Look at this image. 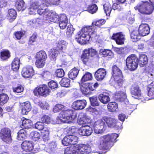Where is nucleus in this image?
<instances>
[{
	"label": "nucleus",
	"mask_w": 154,
	"mask_h": 154,
	"mask_svg": "<svg viewBox=\"0 0 154 154\" xmlns=\"http://www.w3.org/2000/svg\"><path fill=\"white\" fill-rule=\"evenodd\" d=\"M136 10H138L141 14H150L152 13L153 6L147 2H141L134 7Z\"/></svg>",
	"instance_id": "7"
},
{
	"label": "nucleus",
	"mask_w": 154,
	"mask_h": 154,
	"mask_svg": "<svg viewBox=\"0 0 154 154\" xmlns=\"http://www.w3.org/2000/svg\"><path fill=\"white\" fill-rule=\"evenodd\" d=\"M60 110L62 111L56 119V123H70L74 120L76 117V114L71 109H67L63 105L58 104L54 107L53 111L57 112Z\"/></svg>",
	"instance_id": "2"
},
{
	"label": "nucleus",
	"mask_w": 154,
	"mask_h": 154,
	"mask_svg": "<svg viewBox=\"0 0 154 154\" xmlns=\"http://www.w3.org/2000/svg\"><path fill=\"white\" fill-rule=\"evenodd\" d=\"M92 85V83H82L80 85L81 91L83 94H88L90 91H93L94 90Z\"/></svg>",
	"instance_id": "18"
},
{
	"label": "nucleus",
	"mask_w": 154,
	"mask_h": 154,
	"mask_svg": "<svg viewBox=\"0 0 154 154\" xmlns=\"http://www.w3.org/2000/svg\"><path fill=\"white\" fill-rule=\"evenodd\" d=\"M32 122L31 120L28 119H25L22 121V126L23 128L28 129L31 127L32 125Z\"/></svg>",
	"instance_id": "46"
},
{
	"label": "nucleus",
	"mask_w": 154,
	"mask_h": 154,
	"mask_svg": "<svg viewBox=\"0 0 154 154\" xmlns=\"http://www.w3.org/2000/svg\"><path fill=\"white\" fill-rule=\"evenodd\" d=\"M126 63L128 69L131 71H133L138 67V59L135 55L131 54L127 58Z\"/></svg>",
	"instance_id": "8"
},
{
	"label": "nucleus",
	"mask_w": 154,
	"mask_h": 154,
	"mask_svg": "<svg viewBox=\"0 0 154 154\" xmlns=\"http://www.w3.org/2000/svg\"><path fill=\"white\" fill-rule=\"evenodd\" d=\"M105 13L106 15H109L112 10L111 5L109 2L106 3L103 5Z\"/></svg>",
	"instance_id": "45"
},
{
	"label": "nucleus",
	"mask_w": 154,
	"mask_h": 154,
	"mask_svg": "<svg viewBox=\"0 0 154 154\" xmlns=\"http://www.w3.org/2000/svg\"><path fill=\"white\" fill-rule=\"evenodd\" d=\"M90 122V119L86 116H84L82 113L80 114L78 116L77 123L83 127H85L88 125Z\"/></svg>",
	"instance_id": "24"
},
{
	"label": "nucleus",
	"mask_w": 154,
	"mask_h": 154,
	"mask_svg": "<svg viewBox=\"0 0 154 154\" xmlns=\"http://www.w3.org/2000/svg\"><path fill=\"white\" fill-rule=\"evenodd\" d=\"M98 99L103 104H107L110 101V98L108 96L102 94L99 95Z\"/></svg>",
	"instance_id": "32"
},
{
	"label": "nucleus",
	"mask_w": 154,
	"mask_h": 154,
	"mask_svg": "<svg viewBox=\"0 0 154 154\" xmlns=\"http://www.w3.org/2000/svg\"><path fill=\"white\" fill-rule=\"evenodd\" d=\"M40 21L41 20L38 18L33 20L28 21L27 23L29 25L33 26L36 23H39Z\"/></svg>",
	"instance_id": "63"
},
{
	"label": "nucleus",
	"mask_w": 154,
	"mask_h": 154,
	"mask_svg": "<svg viewBox=\"0 0 154 154\" xmlns=\"http://www.w3.org/2000/svg\"><path fill=\"white\" fill-rule=\"evenodd\" d=\"M49 53L51 59L54 60L59 53V51L56 49H54L50 50Z\"/></svg>",
	"instance_id": "38"
},
{
	"label": "nucleus",
	"mask_w": 154,
	"mask_h": 154,
	"mask_svg": "<svg viewBox=\"0 0 154 154\" xmlns=\"http://www.w3.org/2000/svg\"><path fill=\"white\" fill-rule=\"evenodd\" d=\"M60 0H41L38 2H33L31 5L30 7L28 9L29 13L30 14H35L36 10L37 8L38 10L37 12L40 15H43L44 20L46 22V19L48 16H45V13L48 11H50L45 8L51 5H56L57 2Z\"/></svg>",
	"instance_id": "1"
},
{
	"label": "nucleus",
	"mask_w": 154,
	"mask_h": 154,
	"mask_svg": "<svg viewBox=\"0 0 154 154\" xmlns=\"http://www.w3.org/2000/svg\"><path fill=\"white\" fill-rule=\"evenodd\" d=\"M104 122L106 123L108 126L111 128H114L116 129H119L121 128V127L119 125L118 123H116V120L111 117L104 116L103 117Z\"/></svg>",
	"instance_id": "15"
},
{
	"label": "nucleus",
	"mask_w": 154,
	"mask_h": 154,
	"mask_svg": "<svg viewBox=\"0 0 154 154\" xmlns=\"http://www.w3.org/2000/svg\"><path fill=\"white\" fill-rule=\"evenodd\" d=\"M118 137V135L116 133L107 134L99 138H96L95 143L98 145L100 149H107L111 147V142H116V139Z\"/></svg>",
	"instance_id": "5"
},
{
	"label": "nucleus",
	"mask_w": 154,
	"mask_h": 154,
	"mask_svg": "<svg viewBox=\"0 0 154 154\" xmlns=\"http://www.w3.org/2000/svg\"><path fill=\"white\" fill-rule=\"evenodd\" d=\"M49 87L51 89H55L57 88L58 84L56 82L53 81H51L48 83Z\"/></svg>",
	"instance_id": "61"
},
{
	"label": "nucleus",
	"mask_w": 154,
	"mask_h": 154,
	"mask_svg": "<svg viewBox=\"0 0 154 154\" xmlns=\"http://www.w3.org/2000/svg\"><path fill=\"white\" fill-rule=\"evenodd\" d=\"M36 59L38 60H46L47 56L45 52L44 51H40L37 52L35 56Z\"/></svg>",
	"instance_id": "40"
},
{
	"label": "nucleus",
	"mask_w": 154,
	"mask_h": 154,
	"mask_svg": "<svg viewBox=\"0 0 154 154\" xmlns=\"http://www.w3.org/2000/svg\"><path fill=\"white\" fill-rule=\"evenodd\" d=\"M13 90L14 92L18 93L23 92L24 90V88L21 85H19L16 87L13 88Z\"/></svg>",
	"instance_id": "58"
},
{
	"label": "nucleus",
	"mask_w": 154,
	"mask_h": 154,
	"mask_svg": "<svg viewBox=\"0 0 154 154\" xmlns=\"http://www.w3.org/2000/svg\"><path fill=\"white\" fill-rule=\"evenodd\" d=\"M1 138L2 140L7 143L11 141V131L10 129L7 128H2L0 133Z\"/></svg>",
	"instance_id": "13"
},
{
	"label": "nucleus",
	"mask_w": 154,
	"mask_h": 154,
	"mask_svg": "<svg viewBox=\"0 0 154 154\" xmlns=\"http://www.w3.org/2000/svg\"><path fill=\"white\" fill-rule=\"evenodd\" d=\"M75 29L73 28L72 25H69L67 26L66 31V35L67 36L71 37Z\"/></svg>",
	"instance_id": "53"
},
{
	"label": "nucleus",
	"mask_w": 154,
	"mask_h": 154,
	"mask_svg": "<svg viewBox=\"0 0 154 154\" xmlns=\"http://www.w3.org/2000/svg\"><path fill=\"white\" fill-rule=\"evenodd\" d=\"M131 94L132 97L137 99H141L142 98V93L139 86L137 85H134L131 86Z\"/></svg>",
	"instance_id": "16"
},
{
	"label": "nucleus",
	"mask_w": 154,
	"mask_h": 154,
	"mask_svg": "<svg viewBox=\"0 0 154 154\" xmlns=\"http://www.w3.org/2000/svg\"><path fill=\"white\" fill-rule=\"evenodd\" d=\"M34 71L31 66H28L23 68L22 72V76L25 78H29L34 75Z\"/></svg>",
	"instance_id": "20"
},
{
	"label": "nucleus",
	"mask_w": 154,
	"mask_h": 154,
	"mask_svg": "<svg viewBox=\"0 0 154 154\" xmlns=\"http://www.w3.org/2000/svg\"><path fill=\"white\" fill-rule=\"evenodd\" d=\"M89 99L91 104L92 106H98L99 105L100 103L98 101L97 98L96 97L93 96L90 97Z\"/></svg>",
	"instance_id": "52"
},
{
	"label": "nucleus",
	"mask_w": 154,
	"mask_h": 154,
	"mask_svg": "<svg viewBox=\"0 0 154 154\" xmlns=\"http://www.w3.org/2000/svg\"><path fill=\"white\" fill-rule=\"evenodd\" d=\"M138 31L141 36H144L147 35L150 32L149 26L146 24H142L139 26Z\"/></svg>",
	"instance_id": "25"
},
{
	"label": "nucleus",
	"mask_w": 154,
	"mask_h": 154,
	"mask_svg": "<svg viewBox=\"0 0 154 154\" xmlns=\"http://www.w3.org/2000/svg\"><path fill=\"white\" fill-rule=\"evenodd\" d=\"M27 133L23 129L20 130L17 133V139L18 140H23L27 137Z\"/></svg>",
	"instance_id": "35"
},
{
	"label": "nucleus",
	"mask_w": 154,
	"mask_h": 154,
	"mask_svg": "<svg viewBox=\"0 0 154 154\" xmlns=\"http://www.w3.org/2000/svg\"><path fill=\"white\" fill-rule=\"evenodd\" d=\"M125 35L121 32L113 34L111 38L114 40L118 45H122L125 40Z\"/></svg>",
	"instance_id": "21"
},
{
	"label": "nucleus",
	"mask_w": 154,
	"mask_h": 154,
	"mask_svg": "<svg viewBox=\"0 0 154 154\" xmlns=\"http://www.w3.org/2000/svg\"><path fill=\"white\" fill-rule=\"evenodd\" d=\"M45 60L36 59L35 65L38 68H41L44 66L45 64Z\"/></svg>",
	"instance_id": "54"
},
{
	"label": "nucleus",
	"mask_w": 154,
	"mask_h": 154,
	"mask_svg": "<svg viewBox=\"0 0 154 154\" xmlns=\"http://www.w3.org/2000/svg\"><path fill=\"white\" fill-rule=\"evenodd\" d=\"M87 103L85 100H77L73 103L72 106V108L75 110L82 109L85 108Z\"/></svg>",
	"instance_id": "22"
},
{
	"label": "nucleus",
	"mask_w": 154,
	"mask_h": 154,
	"mask_svg": "<svg viewBox=\"0 0 154 154\" xmlns=\"http://www.w3.org/2000/svg\"><path fill=\"white\" fill-rule=\"evenodd\" d=\"M105 21L104 20L102 19L96 22H94L92 23V24L93 25H95L96 26H100L103 25L105 24Z\"/></svg>",
	"instance_id": "60"
},
{
	"label": "nucleus",
	"mask_w": 154,
	"mask_h": 154,
	"mask_svg": "<svg viewBox=\"0 0 154 154\" xmlns=\"http://www.w3.org/2000/svg\"><path fill=\"white\" fill-rule=\"evenodd\" d=\"M112 50L117 52L118 54H120L122 53L123 50H124V48H118L116 47H113Z\"/></svg>",
	"instance_id": "64"
},
{
	"label": "nucleus",
	"mask_w": 154,
	"mask_h": 154,
	"mask_svg": "<svg viewBox=\"0 0 154 154\" xmlns=\"http://www.w3.org/2000/svg\"><path fill=\"white\" fill-rule=\"evenodd\" d=\"M97 52L96 50L92 48H89L84 50L81 56V59L85 64L88 61L90 56L93 57L96 55Z\"/></svg>",
	"instance_id": "14"
},
{
	"label": "nucleus",
	"mask_w": 154,
	"mask_h": 154,
	"mask_svg": "<svg viewBox=\"0 0 154 154\" xmlns=\"http://www.w3.org/2000/svg\"><path fill=\"white\" fill-rule=\"evenodd\" d=\"M9 99L8 96L5 94H0V105H4L6 103Z\"/></svg>",
	"instance_id": "41"
},
{
	"label": "nucleus",
	"mask_w": 154,
	"mask_h": 154,
	"mask_svg": "<svg viewBox=\"0 0 154 154\" xmlns=\"http://www.w3.org/2000/svg\"><path fill=\"white\" fill-rule=\"evenodd\" d=\"M10 56V53L8 51L4 50L1 52V58L3 60L8 59Z\"/></svg>",
	"instance_id": "50"
},
{
	"label": "nucleus",
	"mask_w": 154,
	"mask_h": 154,
	"mask_svg": "<svg viewBox=\"0 0 154 154\" xmlns=\"http://www.w3.org/2000/svg\"><path fill=\"white\" fill-rule=\"evenodd\" d=\"M93 126L88 125L81 128L79 130L80 134L83 136H88L91 134L93 132Z\"/></svg>",
	"instance_id": "23"
},
{
	"label": "nucleus",
	"mask_w": 154,
	"mask_h": 154,
	"mask_svg": "<svg viewBox=\"0 0 154 154\" xmlns=\"http://www.w3.org/2000/svg\"><path fill=\"white\" fill-rule=\"evenodd\" d=\"M112 69V76L115 81L118 85L121 86L125 82L121 70L116 65L113 66Z\"/></svg>",
	"instance_id": "9"
},
{
	"label": "nucleus",
	"mask_w": 154,
	"mask_h": 154,
	"mask_svg": "<svg viewBox=\"0 0 154 154\" xmlns=\"http://www.w3.org/2000/svg\"><path fill=\"white\" fill-rule=\"evenodd\" d=\"M106 125L105 122L102 119L95 122L93 125V128L95 133L97 134H100L104 131L106 128Z\"/></svg>",
	"instance_id": "11"
},
{
	"label": "nucleus",
	"mask_w": 154,
	"mask_h": 154,
	"mask_svg": "<svg viewBox=\"0 0 154 154\" xmlns=\"http://www.w3.org/2000/svg\"><path fill=\"white\" fill-rule=\"evenodd\" d=\"M20 60L18 57L15 58L12 63L11 68L12 70L14 71H17L20 67Z\"/></svg>",
	"instance_id": "29"
},
{
	"label": "nucleus",
	"mask_w": 154,
	"mask_h": 154,
	"mask_svg": "<svg viewBox=\"0 0 154 154\" xmlns=\"http://www.w3.org/2000/svg\"><path fill=\"white\" fill-rule=\"evenodd\" d=\"M78 137L76 136L68 135L62 140V143L63 145L66 146L69 145H74L78 142Z\"/></svg>",
	"instance_id": "10"
},
{
	"label": "nucleus",
	"mask_w": 154,
	"mask_h": 154,
	"mask_svg": "<svg viewBox=\"0 0 154 154\" xmlns=\"http://www.w3.org/2000/svg\"><path fill=\"white\" fill-rule=\"evenodd\" d=\"M22 113L23 115L26 114L31 109V106L30 103L26 101L20 103Z\"/></svg>",
	"instance_id": "27"
},
{
	"label": "nucleus",
	"mask_w": 154,
	"mask_h": 154,
	"mask_svg": "<svg viewBox=\"0 0 154 154\" xmlns=\"http://www.w3.org/2000/svg\"><path fill=\"white\" fill-rule=\"evenodd\" d=\"M45 16H48L46 19L45 23H50L51 22L57 23L59 21V26L61 29H64L67 25L68 20L65 14L58 15L55 12L51 11L46 12Z\"/></svg>",
	"instance_id": "4"
},
{
	"label": "nucleus",
	"mask_w": 154,
	"mask_h": 154,
	"mask_svg": "<svg viewBox=\"0 0 154 154\" xmlns=\"http://www.w3.org/2000/svg\"><path fill=\"white\" fill-rule=\"evenodd\" d=\"M112 9L114 10H117L118 11H121L123 9L122 5L121 4L114 3L112 5Z\"/></svg>",
	"instance_id": "55"
},
{
	"label": "nucleus",
	"mask_w": 154,
	"mask_h": 154,
	"mask_svg": "<svg viewBox=\"0 0 154 154\" xmlns=\"http://www.w3.org/2000/svg\"><path fill=\"white\" fill-rule=\"evenodd\" d=\"M106 72V70L103 68L98 69L95 72V77L98 81H101L105 77Z\"/></svg>",
	"instance_id": "26"
},
{
	"label": "nucleus",
	"mask_w": 154,
	"mask_h": 154,
	"mask_svg": "<svg viewBox=\"0 0 154 154\" xmlns=\"http://www.w3.org/2000/svg\"><path fill=\"white\" fill-rule=\"evenodd\" d=\"M44 141L47 142L49 139V130L48 128H45L41 131Z\"/></svg>",
	"instance_id": "31"
},
{
	"label": "nucleus",
	"mask_w": 154,
	"mask_h": 154,
	"mask_svg": "<svg viewBox=\"0 0 154 154\" xmlns=\"http://www.w3.org/2000/svg\"><path fill=\"white\" fill-rule=\"evenodd\" d=\"M91 26L83 27L75 36V38L76 41L81 45H84L88 42L91 38L95 37L96 32L93 30Z\"/></svg>",
	"instance_id": "3"
},
{
	"label": "nucleus",
	"mask_w": 154,
	"mask_h": 154,
	"mask_svg": "<svg viewBox=\"0 0 154 154\" xmlns=\"http://www.w3.org/2000/svg\"><path fill=\"white\" fill-rule=\"evenodd\" d=\"M30 136L32 139L35 140L39 139L41 137V134L38 131H32L30 134Z\"/></svg>",
	"instance_id": "48"
},
{
	"label": "nucleus",
	"mask_w": 154,
	"mask_h": 154,
	"mask_svg": "<svg viewBox=\"0 0 154 154\" xmlns=\"http://www.w3.org/2000/svg\"><path fill=\"white\" fill-rule=\"evenodd\" d=\"M115 97L117 100L123 102L127 106L129 104L128 100L127 98L126 94L125 91L117 92L115 94Z\"/></svg>",
	"instance_id": "19"
},
{
	"label": "nucleus",
	"mask_w": 154,
	"mask_h": 154,
	"mask_svg": "<svg viewBox=\"0 0 154 154\" xmlns=\"http://www.w3.org/2000/svg\"><path fill=\"white\" fill-rule=\"evenodd\" d=\"M131 38L133 42H137L140 38L141 35L138 31L134 30L131 34Z\"/></svg>",
	"instance_id": "34"
},
{
	"label": "nucleus",
	"mask_w": 154,
	"mask_h": 154,
	"mask_svg": "<svg viewBox=\"0 0 154 154\" xmlns=\"http://www.w3.org/2000/svg\"><path fill=\"white\" fill-rule=\"evenodd\" d=\"M37 145H33L32 142L30 141H25L21 144V148L24 151L26 152L31 151L33 150H36Z\"/></svg>",
	"instance_id": "17"
},
{
	"label": "nucleus",
	"mask_w": 154,
	"mask_h": 154,
	"mask_svg": "<svg viewBox=\"0 0 154 154\" xmlns=\"http://www.w3.org/2000/svg\"><path fill=\"white\" fill-rule=\"evenodd\" d=\"M50 90L48 87L45 85H42L41 86L36 87L34 90L33 93L35 95L38 96H46L50 92Z\"/></svg>",
	"instance_id": "12"
},
{
	"label": "nucleus",
	"mask_w": 154,
	"mask_h": 154,
	"mask_svg": "<svg viewBox=\"0 0 154 154\" xmlns=\"http://www.w3.org/2000/svg\"><path fill=\"white\" fill-rule=\"evenodd\" d=\"M66 45V43L63 40L59 41L57 43V47L59 50L61 51L65 50Z\"/></svg>",
	"instance_id": "44"
},
{
	"label": "nucleus",
	"mask_w": 154,
	"mask_h": 154,
	"mask_svg": "<svg viewBox=\"0 0 154 154\" xmlns=\"http://www.w3.org/2000/svg\"><path fill=\"white\" fill-rule=\"evenodd\" d=\"M15 7L18 11H23L26 8L25 3L23 0H17Z\"/></svg>",
	"instance_id": "28"
},
{
	"label": "nucleus",
	"mask_w": 154,
	"mask_h": 154,
	"mask_svg": "<svg viewBox=\"0 0 154 154\" xmlns=\"http://www.w3.org/2000/svg\"><path fill=\"white\" fill-rule=\"evenodd\" d=\"M97 9L98 8L96 5L95 4H93L91 5H90L87 11L89 13L91 14H93L96 12Z\"/></svg>",
	"instance_id": "51"
},
{
	"label": "nucleus",
	"mask_w": 154,
	"mask_h": 154,
	"mask_svg": "<svg viewBox=\"0 0 154 154\" xmlns=\"http://www.w3.org/2000/svg\"><path fill=\"white\" fill-rule=\"evenodd\" d=\"M70 82V80L69 79L64 78L62 79L60 83L62 86L68 87L69 86Z\"/></svg>",
	"instance_id": "47"
},
{
	"label": "nucleus",
	"mask_w": 154,
	"mask_h": 154,
	"mask_svg": "<svg viewBox=\"0 0 154 154\" xmlns=\"http://www.w3.org/2000/svg\"><path fill=\"white\" fill-rule=\"evenodd\" d=\"M24 32L23 31H19L16 32L14 35L16 38L18 40L20 39L24 35Z\"/></svg>",
	"instance_id": "57"
},
{
	"label": "nucleus",
	"mask_w": 154,
	"mask_h": 154,
	"mask_svg": "<svg viewBox=\"0 0 154 154\" xmlns=\"http://www.w3.org/2000/svg\"><path fill=\"white\" fill-rule=\"evenodd\" d=\"M147 90L148 95L149 96H152L154 99V82H152L148 86Z\"/></svg>",
	"instance_id": "39"
},
{
	"label": "nucleus",
	"mask_w": 154,
	"mask_h": 154,
	"mask_svg": "<svg viewBox=\"0 0 154 154\" xmlns=\"http://www.w3.org/2000/svg\"><path fill=\"white\" fill-rule=\"evenodd\" d=\"M92 76L91 74L89 72H86L81 79V81L83 82L88 81L92 79Z\"/></svg>",
	"instance_id": "49"
},
{
	"label": "nucleus",
	"mask_w": 154,
	"mask_h": 154,
	"mask_svg": "<svg viewBox=\"0 0 154 154\" xmlns=\"http://www.w3.org/2000/svg\"><path fill=\"white\" fill-rule=\"evenodd\" d=\"M100 54L104 56H109L110 58L113 57L114 55L113 53L109 50L102 49L100 50Z\"/></svg>",
	"instance_id": "42"
},
{
	"label": "nucleus",
	"mask_w": 154,
	"mask_h": 154,
	"mask_svg": "<svg viewBox=\"0 0 154 154\" xmlns=\"http://www.w3.org/2000/svg\"><path fill=\"white\" fill-rule=\"evenodd\" d=\"M79 71V70L75 68L72 69L68 73L69 78L71 79H74L77 77Z\"/></svg>",
	"instance_id": "30"
},
{
	"label": "nucleus",
	"mask_w": 154,
	"mask_h": 154,
	"mask_svg": "<svg viewBox=\"0 0 154 154\" xmlns=\"http://www.w3.org/2000/svg\"><path fill=\"white\" fill-rule=\"evenodd\" d=\"M91 147L88 144H79L73 148H66L65 154H88L90 152Z\"/></svg>",
	"instance_id": "6"
},
{
	"label": "nucleus",
	"mask_w": 154,
	"mask_h": 154,
	"mask_svg": "<svg viewBox=\"0 0 154 154\" xmlns=\"http://www.w3.org/2000/svg\"><path fill=\"white\" fill-rule=\"evenodd\" d=\"M42 122L43 123L49 124L50 122V118L47 115L43 116L41 118Z\"/></svg>",
	"instance_id": "62"
},
{
	"label": "nucleus",
	"mask_w": 154,
	"mask_h": 154,
	"mask_svg": "<svg viewBox=\"0 0 154 154\" xmlns=\"http://www.w3.org/2000/svg\"><path fill=\"white\" fill-rule=\"evenodd\" d=\"M107 108L109 111L114 112L118 108V104L115 102H110L107 105Z\"/></svg>",
	"instance_id": "36"
},
{
	"label": "nucleus",
	"mask_w": 154,
	"mask_h": 154,
	"mask_svg": "<svg viewBox=\"0 0 154 154\" xmlns=\"http://www.w3.org/2000/svg\"><path fill=\"white\" fill-rule=\"evenodd\" d=\"M138 59V64L140 66H143L147 62V58L146 55L141 54L139 56Z\"/></svg>",
	"instance_id": "33"
},
{
	"label": "nucleus",
	"mask_w": 154,
	"mask_h": 154,
	"mask_svg": "<svg viewBox=\"0 0 154 154\" xmlns=\"http://www.w3.org/2000/svg\"><path fill=\"white\" fill-rule=\"evenodd\" d=\"M8 19L11 22L16 19L17 15L16 12L14 9H11L8 10Z\"/></svg>",
	"instance_id": "37"
},
{
	"label": "nucleus",
	"mask_w": 154,
	"mask_h": 154,
	"mask_svg": "<svg viewBox=\"0 0 154 154\" xmlns=\"http://www.w3.org/2000/svg\"><path fill=\"white\" fill-rule=\"evenodd\" d=\"M56 74L57 77L61 78L64 75V72L63 69H58L56 70Z\"/></svg>",
	"instance_id": "59"
},
{
	"label": "nucleus",
	"mask_w": 154,
	"mask_h": 154,
	"mask_svg": "<svg viewBox=\"0 0 154 154\" xmlns=\"http://www.w3.org/2000/svg\"><path fill=\"white\" fill-rule=\"evenodd\" d=\"M35 128L39 130H42L45 128L42 122H37L35 125Z\"/></svg>",
	"instance_id": "56"
},
{
	"label": "nucleus",
	"mask_w": 154,
	"mask_h": 154,
	"mask_svg": "<svg viewBox=\"0 0 154 154\" xmlns=\"http://www.w3.org/2000/svg\"><path fill=\"white\" fill-rule=\"evenodd\" d=\"M36 103L42 109H49V104L45 101H39L38 102H37Z\"/></svg>",
	"instance_id": "43"
}]
</instances>
